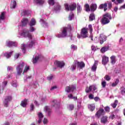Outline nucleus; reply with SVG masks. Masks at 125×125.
Returning <instances> with one entry per match:
<instances>
[{
    "instance_id": "nucleus-1",
    "label": "nucleus",
    "mask_w": 125,
    "mask_h": 125,
    "mask_svg": "<svg viewBox=\"0 0 125 125\" xmlns=\"http://www.w3.org/2000/svg\"><path fill=\"white\" fill-rule=\"evenodd\" d=\"M69 30L70 31H71V30H72V29L71 28V27H63V28H62L61 29V33L60 34H58L56 35V37L57 38H66V37H67V32H68V31H69Z\"/></svg>"
},
{
    "instance_id": "nucleus-2",
    "label": "nucleus",
    "mask_w": 125,
    "mask_h": 125,
    "mask_svg": "<svg viewBox=\"0 0 125 125\" xmlns=\"http://www.w3.org/2000/svg\"><path fill=\"white\" fill-rule=\"evenodd\" d=\"M112 19V16L110 14L106 13L103 16L102 19V23L103 25H106L108 23H110V20Z\"/></svg>"
},
{
    "instance_id": "nucleus-3",
    "label": "nucleus",
    "mask_w": 125,
    "mask_h": 125,
    "mask_svg": "<svg viewBox=\"0 0 125 125\" xmlns=\"http://www.w3.org/2000/svg\"><path fill=\"white\" fill-rule=\"evenodd\" d=\"M23 68H24V62H23V61H21L20 62L17 67V72L18 76H20V75L22 74V72H23Z\"/></svg>"
},
{
    "instance_id": "nucleus-4",
    "label": "nucleus",
    "mask_w": 125,
    "mask_h": 125,
    "mask_svg": "<svg viewBox=\"0 0 125 125\" xmlns=\"http://www.w3.org/2000/svg\"><path fill=\"white\" fill-rule=\"evenodd\" d=\"M77 38L78 39H84L87 38V29L85 28H83L81 30V35L78 34Z\"/></svg>"
},
{
    "instance_id": "nucleus-5",
    "label": "nucleus",
    "mask_w": 125,
    "mask_h": 125,
    "mask_svg": "<svg viewBox=\"0 0 125 125\" xmlns=\"http://www.w3.org/2000/svg\"><path fill=\"white\" fill-rule=\"evenodd\" d=\"M37 24V21H36V19L34 18L31 19V21L28 23V25L30 26V29H29V32H34L35 30L36 29L35 27H33V26H35Z\"/></svg>"
},
{
    "instance_id": "nucleus-6",
    "label": "nucleus",
    "mask_w": 125,
    "mask_h": 125,
    "mask_svg": "<svg viewBox=\"0 0 125 125\" xmlns=\"http://www.w3.org/2000/svg\"><path fill=\"white\" fill-rule=\"evenodd\" d=\"M20 35L21 37H23L24 38H28L29 40L33 39V36L32 34L30 33V31L28 30H24Z\"/></svg>"
},
{
    "instance_id": "nucleus-7",
    "label": "nucleus",
    "mask_w": 125,
    "mask_h": 125,
    "mask_svg": "<svg viewBox=\"0 0 125 125\" xmlns=\"http://www.w3.org/2000/svg\"><path fill=\"white\" fill-rule=\"evenodd\" d=\"M42 55L38 53H36L35 55L33 56V59H32V62L33 64H36L38 61H39V59H41L42 58Z\"/></svg>"
},
{
    "instance_id": "nucleus-8",
    "label": "nucleus",
    "mask_w": 125,
    "mask_h": 125,
    "mask_svg": "<svg viewBox=\"0 0 125 125\" xmlns=\"http://www.w3.org/2000/svg\"><path fill=\"white\" fill-rule=\"evenodd\" d=\"M75 89H76V86L74 85H70L65 88V91L69 93L70 92H73Z\"/></svg>"
},
{
    "instance_id": "nucleus-9",
    "label": "nucleus",
    "mask_w": 125,
    "mask_h": 125,
    "mask_svg": "<svg viewBox=\"0 0 125 125\" xmlns=\"http://www.w3.org/2000/svg\"><path fill=\"white\" fill-rule=\"evenodd\" d=\"M60 10H61V5L59 4V3H56L54 7V11L56 13H58V12H60Z\"/></svg>"
},
{
    "instance_id": "nucleus-10",
    "label": "nucleus",
    "mask_w": 125,
    "mask_h": 125,
    "mask_svg": "<svg viewBox=\"0 0 125 125\" xmlns=\"http://www.w3.org/2000/svg\"><path fill=\"white\" fill-rule=\"evenodd\" d=\"M92 89L93 91H95V92H96V91H95V90H96L97 89L96 86L93 85H90L89 88L86 87L85 91L87 93H88V92H90V91H91Z\"/></svg>"
},
{
    "instance_id": "nucleus-11",
    "label": "nucleus",
    "mask_w": 125,
    "mask_h": 125,
    "mask_svg": "<svg viewBox=\"0 0 125 125\" xmlns=\"http://www.w3.org/2000/svg\"><path fill=\"white\" fill-rule=\"evenodd\" d=\"M100 43L102 44L104 42L107 41V37L104 34H101L99 37Z\"/></svg>"
},
{
    "instance_id": "nucleus-12",
    "label": "nucleus",
    "mask_w": 125,
    "mask_h": 125,
    "mask_svg": "<svg viewBox=\"0 0 125 125\" xmlns=\"http://www.w3.org/2000/svg\"><path fill=\"white\" fill-rule=\"evenodd\" d=\"M33 2L38 5H43L45 3V0H33Z\"/></svg>"
},
{
    "instance_id": "nucleus-13",
    "label": "nucleus",
    "mask_w": 125,
    "mask_h": 125,
    "mask_svg": "<svg viewBox=\"0 0 125 125\" xmlns=\"http://www.w3.org/2000/svg\"><path fill=\"white\" fill-rule=\"evenodd\" d=\"M12 100V98L11 96H8L5 99V101L4 102V107H8V102H10Z\"/></svg>"
},
{
    "instance_id": "nucleus-14",
    "label": "nucleus",
    "mask_w": 125,
    "mask_h": 125,
    "mask_svg": "<svg viewBox=\"0 0 125 125\" xmlns=\"http://www.w3.org/2000/svg\"><path fill=\"white\" fill-rule=\"evenodd\" d=\"M12 100V98L11 96H8L5 99V101L4 102V107H8V102H10Z\"/></svg>"
},
{
    "instance_id": "nucleus-15",
    "label": "nucleus",
    "mask_w": 125,
    "mask_h": 125,
    "mask_svg": "<svg viewBox=\"0 0 125 125\" xmlns=\"http://www.w3.org/2000/svg\"><path fill=\"white\" fill-rule=\"evenodd\" d=\"M54 64L55 65H57V66L59 67V68H63V67L65 66V63H64V62L58 61H56V62H55Z\"/></svg>"
},
{
    "instance_id": "nucleus-16",
    "label": "nucleus",
    "mask_w": 125,
    "mask_h": 125,
    "mask_svg": "<svg viewBox=\"0 0 125 125\" xmlns=\"http://www.w3.org/2000/svg\"><path fill=\"white\" fill-rule=\"evenodd\" d=\"M44 111L47 116H50L51 114V109L49 108V106H46L44 109Z\"/></svg>"
},
{
    "instance_id": "nucleus-17",
    "label": "nucleus",
    "mask_w": 125,
    "mask_h": 125,
    "mask_svg": "<svg viewBox=\"0 0 125 125\" xmlns=\"http://www.w3.org/2000/svg\"><path fill=\"white\" fill-rule=\"evenodd\" d=\"M105 114V111L103 109H100L96 113V116L99 118L101 115H104Z\"/></svg>"
},
{
    "instance_id": "nucleus-18",
    "label": "nucleus",
    "mask_w": 125,
    "mask_h": 125,
    "mask_svg": "<svg viewBox=\"0 0 125 125\" xmlns=\"http://www.w3.org/2000/svg\"><path fill=\"white\" fill-rule=\"evenodd\" d=\"M109 62V57L104 56L102 58V63L103 65H106Z\"/></svg>"
},
{
    "instance_id": "nucleus-19",
    "label": "nucleus",
    "mask_w": 125,
    "mask_h": 125,
    "mask_svg": "<svg viewBox=\"0 0 125 125\" xmlns=\"http://www.w3.org/2000/svg\"><path fill=\"white\" fill-rule=\"evenodd\" d=\"M98 65V61H95L94 63L91 67V70L93 72H96L97 69V65Z\"/></svg>"
},
{
    "instance_id": "nucleus-20",
    "label": "nucleus",
    "mask_w": 125,
    "mask_h": 125,
    "mask_svg": "<svg viewBox=\"0 0 125 125\" xmlns=\"http://www.w3.org/2000/svg\"><path fill=\"white\" fill-rule=\"evenodd\" d=\"M52 106L55 107V108L59 107V102H58L56 100H53L52 102Z\"/></svg>"
},
{
    "instance_id": "nucleus-21",
    "label": "nucleus",
    "mask_w": 125,
    "mask_h": 125,
    "mask_svg": "<svg viewBox=\"0 0 125 125\" xmlns=\"http://www.w3.org/2000/svg\"><path fill=\"white\" fill-rule=\"evenodd\" d=\"M38 116L39 118V120L38 121V124H41L42 123V121L43 118V114L42 112H39L38 113Z\"/></svg>"
},
{
    "instance_id": "nucleus-22",
    "label": "nucleus",
    "mask_w": 125,
    "mask_h": 125,
    "mask_svg": "<svg viewBox=\"0 0 125 125\" xmlns=\"http://www.w3.org/2000/svg\"><path fill=\"white\" fill-rule=\"evenodd\" d=\"M6 44L7 46H8V47H11V46H15L16 43H15V42H13L12 41H7L6 42Z\"/></svg>"
},
{
    "instance_id": "nucleus-23",
    "label": "nucleus",
    "mask_w": 125,
    "mask_h": 125,
    "mask_svg": "<svg viewBox=\"0 0 125 125\" xmlns=\"http://www.w3.org/2000/svg\"><path fill=\"white\" fill-rule=\"evenodd\" d=\"M84 63L83 62H77V67L79 69H83V68H84Z\"/></svg>"
},
{
    "instance_id": "nucleus-24",
    "label": "nucleus",
    "mask_w": 125,
    "mask_h": 125,
    "mask_svg": "<svg viewBox=\"0 0 125 125\" xmlns=\"http://www.w3.org/2000/svg\"><path fill=\"white\" fill-rule=\"evenodd\" d=\"M35 43H36V42L35 41H29L27 44V46L30 48L33 47V46L35 45Z\"/></svg>"
},
{
    "instance_id": "nucleus-25",
    "label": "nucleus",
    "mask_w": 125,
    "mask_h": 125,
    "mask_svg": "<svg viewBox=\"0 0 125 125\" xmlns=\"http://www.w3.org/2000/svg\"><path fill=\"white\" fill-rule=\"evenodd\" d=\"M107 3H104V4H102L100 5L99 8L100 9H104V11H106L107 10Z\"/></svg>"
},
{
    "instance_id": "nucleus-26",
    "label": "nucleus",
    "mask_w": 125,
    "mask_h": 125,
    "mask_svg": "<svg viewBox=\"0 0 125 125\" xmlns=\"http://www.w3.org/2000/svg\"><path fill=\"white\" fill-rule=\"evenodd\" d=\"M40 22L41 23H42L44 28H47V27H48V24L47 23V22H46V21H44V20L41 19L40 20Z\"/></svg>"
},
{
    "instance_id": "nucleus-27",
    "label": "nucleus",
    "mask_w": 125,
    "mask_h": 125,
    "mask_svg": "<svg viewBox=\"0 0 125 125\" xmlns=\"http://www.w3.org/2000/svg\"><path fill=\"white\" fill-rule=\"evenodd\" d=\"M29 23V20L28 19H23L21 21L22 26H26Z\"/></svg>"
},
{
    "instance_id": "nucleus-28",
    "label": "nucleus",
    "mask_w": 125,
    "mask_h": 125,
    "mask_svg": "<svg viewBox=\"0 0 125 125\" xmlns=\"http://www.w3.org/2000/svg\"><path fill=\"white\" fill-rule=\"evenodd\" d=\"M77 8V4L74 3L71 4L69 6V9L71 10V11H73V10H75Z\"/></svg>"
},
{
    "instance_id": "nucleus-29",
    "label": "nucleus",
    "mask_w": 125,
    "mask_h": 125,
    "mask_svg": "<svg viewBox=\"0 0 125 125\" xmlns=\"http://www.w3.org/2000/svg\"><path fill=\"white\" fill-rule=\"evenodd\" d=\"M97 8V5L96 4H92L90 6V10L92 12L95 11Z\"/></svg>"
},
{
    "instance_id": "nucleus-30",
    "label": "nucleus",
    "mask_w": 125,
    "mask_h": 125,
    "mask_svg": "<svg viewBox=\"0 0 125 125\" xmlns=\"http://www.w3.org/2000/svg\"><path fill=\"white\" fill-rule=\"evenodd\" d=\"M5 12H2L0 13V21L1 20H5Z\"/></svg>"
},
{
    "instance_id": "nucleus-31",
    "label": "nucleus",
    "mask_w": 125,
    "mask_h": 125,
    "mask_svg": "<svg viewBox=\"0 0 125 125\" xmlns=\"http://www.w3.org/2000/svg\"><path fill=\"white\" fill-rule=\"evenodd\" d=\"M27 103H28V100L24 99L23 101L21 102V105L22 107H23V108H25V107L27 106Z\"/></svg>"
},
{
    "instance_id": "nucleus-32",
    "label": "nucleus",
    "mask_w": 125,
    "mask_h": 125,
    "mask_svg": "<svg viewBox=\"0 0 125 125\" xmlns=\"http://www.w3.org/2000/svg\"><path fill=\"white\" fill-rule=\"evenodd\" d=\"M108 121V117L107 116H104L101 118V122L102 124H106Z\"/></svg>"
},
{
    "instance_id": "nucleus-33",
    "label": "nucleus",
    "mask_w": 125,
    "mask_h": 125,
    "mask_svg": "<svg viewBox=\"0 0 125 125\" xmlns=\"http://www.w3.org/2000/svg\"><path fill=\"white\" fill-rule=\"evenodd\" d=\"M107 50H109V46H104L101 49V52L102 53H105Z\"/></svg>"
},
{
    "instance_id": "nucleus-34",
    "label": "nucleus",
    "mask_w": 125,
    "mask_h": 125,
    "mask_svg": "<svg viewBox=\"0 0 125 125\" xmlns=\"http://www.w3.org/2000/svg\"><path fill=\"white\" fill-rule=\"evenodd\" d=\"M119 83H120V80L117 78L115 79L114 82L111 84V86H112L113 87L116 86L117 85H118V84Z\"/></svg>"
},
{
    "instance_id": "nucleus-35",
    "label": "nucleus",
    "mask_w": 125,
    "mask_h": 125,
    "mask_svg": "<svg viewBox=\"0 0 125 125\" xmlns=\"http://www.w3.org/2000/svg\"><path fill=\"white\" fill-rule=\"evenodd\" d=\"M12 53H13V51H11L9 53H5L4 54V56H5V57H6V58H10V57H11Z\"/></svg>"
},
{
    "instance_id": "nucleus-36",
    "label": "nucleus",
    "mask_w": 125,
    "mask_h": 125,
    "mask_svg": "<svg viewBox=\"0 0 125 125\" xmlns=\"http://www.w3.org/2000/svg\"><path fill=\"white\" fill-rule=\"evenodd\" d=\"M22 13L24 16H27L31 14V12L29 10H23L22 11Z\"/></svg>"
},
{
    "instance_id": "nucleus-37",
    "label": "nucleus",
    "mask_w": 125,
    "mask_h": 125,
    "mask_svg": "<svg viewBox=\"0 0 125 125\" xmlns=\"http://www.w3.org/2000/svg\"><path fill=\"white\" fill-rule=\"evenodd\" d=\"M88 108L90 111H93L95 109V105L94 104H89L88 105Z\"/></svg>"
},
{
    "instance_id": "nucleus-38",
    "label": "nucleus",
    "mask_w": 125,
    "mask_h": 125,
    "mask_svg": "<svg viewBox=\"0 0 125 125\" xmlns=\"http://www.w3.org/2000/svg\"><path fill=\"white\" fill-rule=\"evenodd\" d=\"M110 59L111 60V64H115V63H116V62L117 61V60H116V56H112L110 57Z\"/></svg>"
},
{
    "instance_id": "nucleus-39",
    "label": "nucleus",
    "mask_w": 125,
    "mask_h": 125,
    "mask_svg": "<svg viewBox=\"0 0 125 125\" xmlns=\"http://www.w3.org/2000/svg\"><path fill=\"white\" fill-rule=\"evenodd\" d=\"M95 19V15L94 14H91L89 16V21H93Z\"/></svg>"
},
{
    "instance_id": "nucleus-40",
    "label": "nucleus",
    "mask_w": 125,
    "mask_h": 125,
    "mask_svg": "<svg viewBox=\"0 0 125 125\" xmlns=\"http://www.w3.org/2000/svg\"><path fill=\"white\" fill-rule=\"evenodd\" d=\"M29 70H30V66H29L28 65H26L25 67L24 68V69L23 70V75H24V74L27 73V72H28V71H29Z\"/></svg>"
},
{
    "instance_id": "nucleus-41",
    "label": "nucleus",
    "mask_w": 125,
    "mask_h": 125,
    "mask_svg": "<svg viewBox=\"0 0 125 125\" xmlns=\"http://www.w3.org/2000/svg\"><path fill=\"white\" fill-rule=\"evenodd\" d=\"M82 12V7L79 3H77V12L78 13H81Z\"/></svg>"
},
{
    "instance_id": "nucleus-42",
    "label": "nucleus",
    "mask_w": 125,
    "mask_h": 125,
    "mask_svg": "<svg viewBox=\"0 0 125 125\" xmlns=\"http://www.w3.org/2000/svg\"><path fill=\"white\" fill-rule=\"evenodd\" d=\"M74 13H73L72 12L70 13L69 14V17H68V20L69 21H71V20H73V19H74Z\"/></svg>"
},
{
    "instance_id": "nucleus-43",
    "label": "nucleus",
    "mask_w": 125,
    "mask_h": 125,
    "mask_svg": "<svg viewBox=\"0 0 125 125\" xmlns=\"http://www.w3.org/2000/svg\"><path fill=\"white\" fill-rule=\"evenodd\" d=\"M76 68H77V63H74L72 65H71L70 70H71V71H75Z\"/></svg>"
},
{
    "instance_id": "nucleus-44",
    "label": "nucleus",
    "mask_w": 125,
    "mask_h": 125,
    "mask_svg": "<svg viewBox=\"0 0 125 125\" xmlns=\"http://www.w3.org/2000/svg\"><path fill=\"white\" fill-rule=\"evenodd\" d=\"M21 48L22 49L23 53H25V52H26V45H25L24 44H21Z\"/></svg>"
},
{
    "instance_id": "nucleus-45",
    "label": "nucleus",
    "mask_w": 125,
    "mask_h": 125,
    "mask_svg": "<svg viewBox=\"0 0 125 125\" xmlns=\"http://www.w3.org/2000/svg\"><path fill=\"white\" fill-rule=\"evenodd\" d=\"M84 7H85V11H86L87 12H88V11H90V8H89V5H88V4H86L84 5Z\"/></svg>"
},
{
    "instance_id": "nucleus-46",
    "label": "nucleus",
    "mask_w": 125,
    "mask_h": 125,
    "mask_svg": "<svg viewBox=\"0 0 125 125\" xmlns=\"http://www.w3.org/2000/svg\"><path fill=\"white\" fill-rule=\"evenodd\" d=\"M111 105L113 108H116V107H117V105H118V100H115L114 103L111 104Z\"/></svg>"
},
{
    "instance_id": "nucleus-47",
    "label": "nucleus",
    "mask_w": 125,
    "mask_h": 125,
    "mask_svg": "<svg viewBox=\"0 0 125 125\" xmlns=\"http://www.w3.org/2000/svg\"><path fill=\"white\" fill-rule=\"evenodd\" d=\"M65 9L66 11H69L70 10V6L67 3L64 4Z\"/></svg>"
},
{
    "instance_id": "nucleus-48",
    "label": "nucleus",
    "mask_w": 125,
    "mask_h": 125,
    "mask_svg": "<svg viewBox=\"0 0 125 125\" xmlns=\"http://www.w3.org/2000/svg\"><path fill=\"white\" fill-rule=\"evenodd\" d=\"M111 1L116 3V0H111ZM116 1L118 3H122V2H124V0H116Z\"/></svg>"
},
{
    "instance_id": "nucleus-49",
    "label": "nucleus",
    "mask_w": 125,
    "mask_h": 125,
    "mask_svg": "<svg viewBox=\"0 0 125 125\" xmlns=\"http://www.w3.org/2000/svg\"><path fill=\"white\" fill-rule=\"evenodd\" d=\"M121 92L122 95H125V87H122L121 88Z\"/></svg>"
},
{
    "instance_id": "nucleus-50",
    "label": "nucleus",
    "mask_w": 125,
    "mask_h": 125,
    "mask_svg": "<svg viewBox=\"0 0 125 125\" xmlns=\"http://www.w3.org/2000/svg\"><path fill=\"white\" fill-rule=\"evenodd\" d=\"M71 48L72 50H77L78 47H77L76 45L72 44L71 46Z\"/></svg>"
},
{
    "instance_id": "nucleus-51",
    "label": "nucleus",
    "mask_w": 125,
    "mask_h": 125,
    "mask_svg": "<svg viewBox=\"0 0 125 125\" xmlns=\"http://www.w3.org/2000/svg\"><path fill=\"white\" fill-rule=\"evenodd\" d=\"M107 84V83L105 81H102V86L104 88H105L106 87V85Z\"/></svg>"
},
{
    "instance_id": "nucleus-52",
    "label": "nucleus",
    "mask_w": 125,
    "mask_h": 125,
    "mask_svg": "<svg viewBox=\"0 0 125 125\" xmlns=\"http://www.w3.org/2000/svg\"><path fill=\"white\" fill-rule=\"evenodd\" d=\"M88 29L90 31V34L92 33V31H93V29H92V25L91 24L88 25Z\"/></svg>"
},
{
    "instance_id": "nucleus-53",
    "label": "nucleus",
    "mask_w": 125,
    "mask_h": 125,
    "mask_svg": "<svg viewBox=\"0 0 125 125\" xmlns=\"http://www.w3.org/2000/svg\"><path fill=\"white\" fill-rule=\"evenodd\" d=\"M48 3L50 5H54V0H48Z\"/></svg>"
},
{
    "instance_id": "nucleus-54",
    "label": "nucleus",
    "mask_w": 125,
    "mask_h": 125,
    "mask_svg": "<svg viewBox=\"0 0 125 125\" xmlns=\"http://www.w3.org/2000/svg\"><path fill=\"white\" fill-rule=\"evenodd\" d=\"M56 88H57V86L56 85L53 86L51 87L50 90L51 91H53L55 90V89H56Z\"/></svg>"
},
{
    "instance_id": "nucleus-55",
    "label": "nucleus",
    "mask_w": 125,
    "mask_h": 125,
    "mask_svg": "<svg viewBox=\"0 0 125 125\" xmlns=\"http://www.w3.org/2000/svg\"><path fill=\"white\" fill-rule=\"evenodd\" d=\"M48 120H47V119L44 118V120L43 121V123L44 125H47V124H48Z\"/></svg>"
},
{
    "instance_id": "nucleus-56",
    "label": "nucleus",
    "mask_w": 125,
    "mask_h": 125,
    "mask_svg": "<svg viewBox=\"0 0 125 125\" xmlns=\"http://www.w3.org/2000/svg\"><path fill=\"white\" fill-rule=\"evenodd\" d=\"M68 109L70 111H72V110H73V109H74V105H73V104H69V106H68Z\"/></svg>"
},
{
    "instance_id": "nucleus-57",
    "label": "nucleus",
    "mask_w": 125,
    "mask_h": 125,
    "mask_svg": "<svg viewBox=\"0 0 125 125\" xmlns=\"http://www.w3.org/2000/svg\"><path fill=\"white\" fill-rule=\"evenodd\" d=\"M104 110L105 112L109 113V112H110V107L109 106H106L104 107Z\"/></svg>"
},
{
    "instance_id": "nucleus-58",
    "label": "nucleus",
    "mask_w": 125,
    "mask_h": 125,
    "mask_svg": "<svg viewBox=\"0 0 125 125\" xmlns=\"http://www.w3.org/2000/svg\"><path fill=\"white\" fill-rule=\"evenodd\" d=\"M104 79L105 80H106V81H110V80H111V77H110V76H109L108 75H105L104 77Z\"/></svg>"
},
{
    "instance_id": "nucleus-59",
    "label": "nucleus",
    "mask_w": 125,
    "mask_h": 125,
    "mask_svg": "<svg viewBox=\"0 0 125 125\" xmlns=\"http://www.w3.org/2000/svg\"><path fill=\"white\" fill-rule=\"evenodd\" d=\"M35 108V105L33 104L30 105V111H33Z\"/></svg>"
},
{
    "instance_id": "nucleus-60",
    "label": "nucleus",
    "mask_w": 125,
    "mask_h": 125,
    "mask_svg": "<svg viewBox=\"0 0 125 125\" xmlns=\"http://www.w3.org/2000/svg\"><path fill=\"white\" fill-rule=\"evenodd\" d=\"M16 6V1H14L13 4V6L11 7V8H15Z\"/></svg>"
},
{
    "instance_id": "nucleus-61",
    "label": "nucleus",
    "mask_w": 125,
    "mask_h": 125,
    "mask_svg": "<svg viewBox=\"0 0 125 125\" xmlns=\"http://www.w3.org/2000/svg\"><path fill=\"white\" fill-rule=\"evenodd\" d=\"M81 101H78V104H77L78 108H80L81 107Z\"/></svg>"
},
{
    "instance_id": "nucleus-62",
    "label": "nucleus",
    "mask_w": 125,
    "mask_h": 125,
    "mask_svg": "<svg viewBox=\"0 0 125 125\" xmlns=\"http://www.w3.org/2000/svg\"><path fill=\"white\" fill-rule=\"evenodd\" d=\"M93 98H94V96H93V95L91 94L89 95V99H93Z\"/></svg>"
},
{
    "instance_id": "nucleus-63",
    "label": "nucleus",
    "mask_w": 125,
    "mask_h": 125,
    "mask_svg": "<svg viewBox=\"0 0 125 125\" xmlns=\"http://www.w3.org/2000/svg\"><path fill=\"white\" fill-rule=\"evenodd\" d=\"M121 9H125V4L121 6L119 8V10H121Z\"/></svg>"
},
{
    "instance_id": "nucleus-64",
    "label": "nucleus",
    "mask_w": 125,
    "mask_h": 125,
    "mask_svg": "<svg viewBox=\"0 0 125 125\" xmlns=\"http://www.w3.org/2000/svg\"><path fill=\"white\" fill-rule=\"evenodd\" d=\"M108 8H112V2H109L108 4Z\"/></svg>"
}]
</instances>
